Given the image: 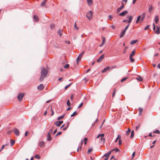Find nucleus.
Segmentation results:
<instances>
[{
  "label": "nucleus",
  "instance_id": "1",
  "mask_svg": "<svg viewBox=\"0 0 160 160\" xmlns=\"http://www.w3.org/2000/svg\"><path fill=\"white\" fill-rule=\"evenodd\" d=\"M48 73V71L44 68H42L41 69V76L39 78L40 81H42L44 78L46 77Z\"/></svg>",
  "mask_w": 160,
  "mask_h": 160
},
{
  "label": "nucleus",
  "instance_id": "2",
  "mask_svg": "<svg viewBox=\"0 0 160 160\" xmlns=\"http://www.w3.org/2000/svg\"><path fill=\"white\" fill-rule=\"evenodd\" d=\"M145 16V13H143L142 14L141 16V17L140 15L137 18V20L136 22L138 23L139 21L140 23L142 22L144 19Z\"/></svg>",
  "mask_w": 160,
  "mask_h": 160
},
{
  "label": "nucleus",
  "instance_id": "3",
  "mask_svg": "<svg viewBox=\"0 0 160 160\" xmlns=\"http://www.w3.org/2000/svg\"><path fill=\"white\" fill-rule=\"evenodd\" d=\"M136 53V51H132L131 52L129 55V59L130 60V62H133L134 61V59L133 58V57L135 55Z\"/></svg>",
  "mask_w": 160,
  "mask_h": 160
},
{
  "label": "nucleus",
  "instance_id": "4",
  "mask_svg": "<svg viewBox=\"0 0 160 160\" xmlns=\"http://www.w3.org/2000/svg\"><path fill=\"white\" fill-rule=\"evenodd\" d=\"M104 136V134H99L97 138H98L99 137H101V138H100V142L101 143L102 142L103 144H104L105 141V139L104 138H103Z\"/></svg>",
  "mask_w": 160,
  "mask_h": 160
},
{
  "label": "nucleus",
  "instance_id": "5",
  "mask_svg": "<svg viewBox=\"0 0 160 160\" xmlns=\"http://www.w3.org/2000/svg\"><path fill=\"white\" fill-rule=\"evenodd\" d=\"M92 11H88L86 14V17L88 20H91L92 18Z\"/></svg>",
  "mask_w": 160,
  "mask_h": 160
},
{
  "label": "nucleus",
  "instance_id": "6",
  "mask_svg": "<svg viewBox=\"0 0 160 160\" xmlns=\"http://www.w3.org/2000/svg\"><path fill=\"white\" fill-rule=\"evenodd\" d=\"M84 51L82 52L80 54H79V56L77 57V60H76V62H77V64H78V62L81 60V59L82 58L83 55H84Z\"/></svg>",
  "mask_w": 160,
  "mask_h": 160
},
{
  "label": "nucleus",
  "instance_id": "7",
  "mask_svg": "<svg viewBox=\"0 0 160 160\" xmlns=\"http://www.w3.org/2000/svg\"><path fill=\"white\" fill-rule=\"evenodd\" d=\"M24 95L23 93H20L17 96V98L19 101L20 102L22 100Z\"/></svg>",
  "mask_w": 160,
  "mask_h": 160
},
{
  "label": "nucleus",
  "instance_id": "8",
  "mask_svg": "<svg viewBox=\"0 0 160 160\" xmlns=\"http://www.w3.org/2000/svg\"><path fill=\"white\" fill-rule=\"evenodd\" d=\"M13 132L17 136L19 135L20 132L19 130L17 128H15L13 129Z\"/></svg>",
  "mask_w": 160,
  "mask_h": 160
},
{
  "label": "nucleus",
  "instance_id": "9",
  "mask_svg": "<svg viewBox=\"0 0 160 160\" xmlns=\"http://www.w3.org/2000/svg\"><path fill=\"white\" fill-rule=\"evenodd\" d=\"M105 56L104 54H103L100 56L97 60V61L98 62H100L102 61L103 59L104 58Z\"/></svg>",
  "mask_w": 160,
  "mask_h": 160
},
{
  "label": "nucleus",
  "instance_id": "10",
  "mask_svg": "<svg viewBox=\"0 0 160 160\" xmlns=\"http://www.w3.org/2000/svg\"><path fill=\"white\" fill-rule=\"evenodd\" d=\"M128 13V11H124L120 13L119 14V15L121 16L122 17H124L125 16L126 14H127Z\"/></svg>",
  "mask_w": 160,
  "mask_h": 160
},
{
  "label": "nucleus",
  "instance_id": "11",
  "mask_svg": "<svg viewBox=\"0 0 160 160\" xmlns=\"http://www.w3.org/2000/svg\"><path fill=\"white\" fill-rule=\"evenodd\" d=\"M157 30L155 31V33L157 34H159L160 33V27L156 26Z\"/></svg>",
  "mask_w": 160,
  "mask_h": 160
},
{
  "label": "nucleus",
  "instance_id": "12",
  "mask_svg": "<svg viewBox=\"0 0 160 160\" xmlns=\"http://www.w3.org/2000/svg\"><path fill=\"white\" fill-rule=\"evenodd\" d=\"M44 88V86L42 84H40L37 87L38 89L39 90H42Z\"/></svg>",
  "mask_w": 160,
  "mask_h": 160
},
{
  "label": "nucleus",
  "instance_id": "13",
  "mask_svg": "<svg viewBox=\"0 0 160 160\" xmlns=\"http://www.w3.org/2000/svg\"><path fill=\"white\" fill-rule=\"evenodd\" d=\"M110 67L109 66H107L106 68H104L102 71V73L105 72L109 70L110 69Z\"/></svg>",
  "mask_w": 160,
  "mask_h": 160
},
{
  "label": "nucleus",
  "instance_id": "14",
  "mask_svg": "<svg viewBox=\"0 0 160 160\" xmlns=\"http://www.w3.org/2000/svg\"><path fill=\"white\" fill-rule=\"evenodd\" d=\"M88 5L89 6H90L92 5V0H87Z\"/></svg>",
  "mask_w": 160,
  "mask_h": 160
},
{
  "label": "nucleus",
  "instance_id": "15",
  "mask_svg": "<svg viewBox=\"0 0 160 160\" xmlns=\"http://www.w3.org/2000/svg\"><path fill=\"white\" fill-rule=\"evenodd\" d=\"M112 152V151H109L108 153H106L104 154V155L103 156V157H105L106 158H109V155L111 154V153Z\"/></svg>",
  "mask_w": 160,
  "mask_h": 160
},
{
  "label": "nucleus",
  "instance_id": "16",
  "mask_svg": "<svg viewBox=\"0 0 160 160\" xmlns=\"http://www.w3.org/2000/svg\"><path fill=\"white\" fill-rule=\"evenodd\" d=\"M125 32L126 31L124 30H122L120 35L119 36L120 38H122L124 36V35L125 33Z\"/></svg>",
  "mask_w": 160,
  "mask_h": 160
},
{
  "label": "nucleus",
  "instance_id": "17",
  "mask_svg": "<svg viewBox=\"0 0 160 160\" xmlns=\"http://www.w3.org/2000/svg\"><path fill=\"white\" fill-rule=\"evenodd\" d=\"M33 18L34 19V20L35 21L37 22L39 21V18L36 15H34L33 16Z\"/></svg>",
  "mask_w": 160,
  "mask_h": 160
},
{
  "label": "nucleus",
  "instance_id": "18",
  "mask_svg": "<svg viewBox=\"0 0 160 160\" xmlns=\"http://www.w3.org/2000/svg\"><path fill=\"white\" fill-rule=\"evenodd\" d=\"M127 18L129 19V20L128 21V22L130 23L131 22L132 19V17L131 15L129 16H128Z\"/></svg>",
  "mask_w": 160,
  "mask_h": 160
},
{
  "label": "nucleus",
  "instance_id": "19",
  "mask_svg": "<svg viewBox=\"0 0 160 160\" xmlns=\"http://www.w3.org/2000/svg\"><path fill=\"white\" fill-rule=\"evenodd\" d=\"M47 140L50 141L51 140L52 138L51 136V134L48 133L47 135Z\"/></svg>",
  "mask_w": 160,
  "mask_h": 160
},
{
  "label": "nucleus",
  "instance_id": "20",
  "mask_svg": "<svg viewBox=\"0 0 160 160\" xmlns=\"http://www.w3.org/2000/svg\"><path fill=\"white\" fill-rule=\"evenodd\" d=\"M153 9V8L152 7V5H150L149 7L148 8V11L149 12H150L152 11Z\"/></svg>",
  "mask_w": 160,
  "mask_h": 160
},
{
  "label": "nucleus",
  "instance_id": "21",
  "mask_svg": "<svg viewBox=\"0 0 160 160\" xmlns=\"http://www.w3.org/2000/svg\"><path fill=\"white\" fill-rule=\"evenodd\" d=\"M10 142L11 146H13V145L14 144L15 141V140H14L10 139Z\"/></svg>",
  "mask_w": 160,
  "mask_h": 160
},
{
  "label": "nucleus",
  "instance_id": "22",
  "mask_svg": "<svg viewBox=\"0 0 160 160\" xmlns=\"http://www.w3.org/2000/svg\"><path fill=\"white\" fill-rule=\"evenodd\" d=\"M46 2L47 0H44L43 1L41 4V6L42 7L44 6L46 3Z\"/></svg>",
  "mask_w": 160,
  "mask_h": 160
},
{
  "label": "nucleus",
  "instance_id": "23",
  "mask_svg": "<svg viewBox=\"0 0 160 160\" xmlns=\"http://www.w3.org/2000/svg\"><path fill=\"white\" fill-rule=\"evenodd\" d=\"M54 124L58 127H59L61 125L58 121L55 122Z\"/></svg>",
  "mask_w": 160,
  "mask_h": 160
},
{
  "label": "nucleus",
  "instance_id": "24",
  "mask_svg": "<svg viewBox=\"0 0 160 160\" xmlns=\"http://www.w3.org/2000/svg\"><path fill=\"white\" fill-rule=\"evenodd\" d=\"M138 40H135L133 41H132L130 42L131 44H133L136 43L137 42Z\"/></svg>",
  "mask_w": 160,
  "mask_h": 160
},
{
  "label": "nucleus",
  "instance_id": "25",
  "mask_svg": "<svg viewBox=\"0 0 160 160\" xmlns=\"http://www.w3.org/2000/svg\"><path fill=\"white\" fill-rule=\"evenodd\" d=\"M105 38L103 37L102 38V44L100 45V46H101L102 45H103L105 43Z\"/></svg>",
  "mask_w": 160,
  "mask_h": 160
},
{
  "label": "nucleus",
  "instance_id": "26",
  "mask_svg": "<svg viewBox=\"0 0 160 160\" xmlns=\"http://www.w3.org/2000/svg\"><path fill=\"white\" fill-rule=\"evenodd\" d=\"M44 142H39L38 145L40 147H42L44 146Z\"/></svg>",
  "mask_w": 160,
  "mask_h": 160
},
{
  "label": "nucleus",
  "instance_id": "27",
  "mask_svg": "<svg viewBox=\"0 0 160 160\" xmlns=\"http://www.w3.org/2000/svg\"><path fill=\"white\" fill-rule=\"evenodd\" d=\"M159 20V18L158 16H156L155 17V22L156 23H157L158 21Z\"/></svg>",
  "mask_w": 160,
  "mask_h": 160
},
{
  "label": "nucleus",
  "instance_id": "28",
  "mask_svg": "<svg viewBox=\"0 0 160 160\" xmlns=\"http://www.w3.org/2000/svg\"><path fill=\"white\" fill-rule=\"evenodd\" d=\"M65 115V114H63L61 116L58 117V118L57 119L58 120H60V119H62L64 117Z\"/></svg>",
  "mask_w": 160,
  "mask_h": 160
},
{
  "label": "nucleus",
  "instance_id": "29",
  "mask_svg": "<svg viewBox=\"0 0 160 160\" xmlns=\"http://www.w3.org/2000/svg\"><path fill=\"white\" fill-rule=\"evenodd\" d=\"M134 135V131L132 130L131 132V137H130V138H133Z\"/></svg>",
  "mask_w": 160,
  "mask_h": 160
},
{
  "label": "nucleus",
  "instance_id": "30",
  "mask_svg": "<svg viewBox=\"0 0 160 160\" xmlns=\"http://www.w3.org/2000/svg\"><path fill=\"white\" fill-rule=\"evenodd\" d=\"M113 151H115V152H117L119 151V149L118 148H115L113 149H112L111 151L112 152Z\"/></svg>",
  "mask_w": 160,
  "mask_h": 160
},
{
  "label": "nucleus",
  "instance_id": "31",
  "mask_svg": "<svg viewBox=\"0 0 160 160\" xmlns=\"http://www.w3.org/2000/svg\"><path fill=\"white\" fill-rule=\"evenodd\" d=\"M123 9V8H122L121 7H120L119 8H117V13H119L121 10H122Z\"/></svg>",
  "mask_w": 160,
  "mask_h": 160
},
{
  "label": "nucleus",
  "instance_id": "32",
  "mask_svg": "<svg viewBox=\"0 0 160 160\" xmlns=\"http://www.w3.org/2000/svg\"><path fill=\"white\" fill-rule=\"evenodd\" d=\"M131 131V129H130V128H128V131H126V135H128L129 134V133H130V132Z\"/></svg>",
  "mask_w": 160,
  "mask_h": 160
},
{
  "label": "nucleus",
  "instance_id": "33",
  "mask_svg": "<svg viewBox=\"0 0 160 160\" xmlns=\"http://www.w3.org/2000/svg\"><path fill=\"white\" fill-rule=\"evenodd\" d=\"M142 110V109L141 108H139V115H141Z\"/></svg>",
  "mask_w": 160,
  "mask_h": 160
},
{
  "label": "nucleus",
  "instance_id": "34",
  "mask_svg": "<svg viewBox=\"0 0 160 160\" xmlns=\"http://www.w3.org/2000/svg\"><path fill=\"white\" fill-rule=\"evenodd\" d=\"M74 27L77 30H78L79 29V28H78L76 25V22L75 23V24L74 25Z\"/></svg>",
  "mask_w": 160,
  "mask_h": 160
},
{
  "label": "nucleus",
  "instance_id": "35",
  "mask_svg": "<svg viewBox=\"0 0 160 160\" xmlns=\"http://www.w3.org/2000/svg\"><path fill=\"white\" fill-rule=\"evenodd\" d=\"M62 30H59L58 31V33L59 34L60 36H61L62 34Z\"/></svg>",
  "mask_w": 160,
  "mask_h": 160
},
{
  "label": "nucleus",
  "instance_id": "36",
  "mask_svg": "<svg viewBox=\"0 0 160 160\" xmlns=\"http://www.w3.org/2000/svg\"><path fill=\"white\" fill-rule=\"evenodd\" d=\"M69 67V65L68 64H66L64 66V67L65 68H68Z\"/></svg>",
  "mask_w": 160,
  "mask_h": 160
},
{
  "label": "nucleus",
  "instance_id": "37",
  "mask_svg": "<svg viewBox=\"0 0 160 160\" xmlns=\"http://www.w3.org/2000/svg\"><path fill=\"white\" fill-rule=\"evenodd\" d=\"M137 80L139 81H142V78L140 77H138L137 78Z\"/></svg>",
  "mask_w": 160,
  "mask_h": 160
},
{
  "label": "nucleus",
  "instance_id": "38",
  "mask_svg": "<svg viewBox=\"0 0 160 160\" xmlns=\"http://www.w3.org/2000/svg\"><path fill=\"white\" fill-rule=\"evenodd\" d=\"M77 114V113L76 111L74 112L71 115V117H72L73 116L76 115Z\"/></svg>",
  "mask_w": 160,
  "mask_h": 160
},
{
  "label": "nucleus",
  "instance_id": "39",
  "mask_svg": "<svg viewBox=\"0 0 160 160\" xmlns=\"http://www.w3.org/2000/svg\"><path fill=\"white\" fill-rule=\"evenodd\" d=\"M153 133H158V134H159L160 133V131L158 130H156L154 131L153 132Z\"/></svg>",
  "mask_w": 160,
  "mask_h": 160
},
{
  "label": "nucleus",
  "instance_id": "40",
  "mask_svg": "<svg viewBox=\"0 0 160 160\" xmlns=\"http://www.w3.org/2000/svg\"><path fill=\"white\" fill-rule=\"evenodd\" d=\"M70 103L69 101V100L68 99V100L67 102V104L68 106H69L70 105Z\"/></svg>",
  "mask_w": 160,
  "mask_h": 160
},
{
  "label": "nucleus",
  "instance_id": "41",
  "mask_svg": "<svg viewBox=\"0 0 160 160\" xmlns=\"http://www.w3.org/2000/svg\"><path fill=\"white\" fill-rule=\"evenodd\" d=\"M84 144L86 145L87 144V142L88 140V138H85L84 139Z\"/></svg>",
  "mask_w": 160,
  "mask_h": 160
},
{
  "label": "nucleus",
  "instance_id": "42",
  "mask_svg": "<svg viewBox=\"0 0 160 160\" xmlns=\"http://www.w3.org/2000/svg\"><path fill=\"white\" fill-rule=\"evenodd\" d=\"M72 84V83H70L68 85L66 86L65 87V89H66L69 86Z\"/></svg>",
  "mask_w": 160,
  "mask_h": 160
},
{
  "label": "nucleus",
  "instance_id": "43",
  "mask_svg": "<svg viewBox=\"0 0 160 160\" xmlns=\"http://www.w3.org/2000/svg\"><path fill=\"white\" fill-rule=\"evenodd\" d=\"M35 157L39 159L40 157L39 155L37 154L35 156Z\"/></svg>",
  "mask_w": 160,
  "mask_h": 160
},
{
  "label": "nucleus",
  "instance_id": "44",
  "mask_svg": "<svg viewBox=\"0 0 160 160\" xmlns=\"http://www.w3.org/2000/svg\"><path fill=\"white\" fill-rule=\"evenodd\" d=\"M140 124H139L138 125L136 126V127L135 130L137 131L138 128H140Z\"/></svg>",
  "mask_w": 160,
  "mask_h": 160
},
{
  "label": "nucleus",
  "instance_id": "45",
  "mask_svg": "<svg viewBox=\"0 0 160 160\" xmlns=\"http://www.w3.org/2000/svg\"><path fill=\"white\" fill-rule=\"evenodd\" d=\"M121 136L120 135H118L117 137V139H119V140H121Z\"/></svg>",
  "mask_w": 160,
  "mask_h": 160
},
{
  "label": "nucleus",
  "instance_id": "46",
  "mask_svg": "<svg viewBox=\"0 0 160 160\" xmlns=\"http://www.w3.org/2000/svg\"><path fill=\"white\" fill-rule=\"evenodd\" d=\"M83 103L82 102L78 106V108H80L81 107H82L83 105Z\"/></svg>",
  "mask_w": 160,
  "mask_h": 160
},
{
  "label": "nucleus",
  "instance_id": "47",
  "mask_svg": "<svg viewBox=\"0 0 160 160\" xmlns=\"http://www.w3.org/2000/svg\"><path fill=\"white\" fill-rule=\"evenodd\" d=\"M129 26V24L123 30H124L125 31H126L127 30V29H128V27Z\"/></svg>",
  "mask_w": 160,
  "mask_h": 160
},
{
  "label": "nucleus",
  "instance_id": "48",
  "mask_svg": "<svg viewBox=\"0 0 160 160\" xmlns=\"http://www.w3.org/2000/svg\"><path fill=\"white\" fill-rule=\"evenodd\" d=\"M92 148L89 149L88 151V153H90L91 152H92Z\"/></svg>",
  "mask_w": 160,
  "mask_h": 160
},
{
  "label": "nucleus",
  "instance_id": "49",
  "mask_svg": "<svg viewBox=\"0 0 160 160\" xmlns=\"http://www.w3.org/2000/svg\"><path fill=\"white\" fill-rule=\"evenodd\" d=\"M127 78H122V79H121V82H122L123 81H125L127 79Z\"/></svg>",
  "mask_w": 160,
  "mask_h": 160
},
{
  "label": "nucleus",
  "instance_id": "50",
  "mask_svg": "<svg viewBox=\"0 0 160 160\" xmlns=\"http://www.w3.org/2000/svg\"><path fill=\"white\" fill-rule=\"evenodd\" d=\"M149 25H148V26H146L145 28H144V30H147L148 28H149Z\"/></svg>",
  "mask_w": 160,
  "mask_h": 160
},
{
  "label": "nucleus",
  "instance_id": "51",
  "mask_svg": "<svg viewBox=\"0 0 160 160\" xmlns=\"http://www.w3.org/2000/svg\"><path fill=\"white\" fill-rule=\"evenodd\" d=\"M111 28H112V29H115V28H116V27H115L114 25H111Z\"/></svg>",
  "mask_w": 160,
  "mask_h": 160
},
{
  "label": "nucleus",
  "instance_id": "52",
  "mask_svg": "<svg viewBox=\"0 0 160 160\" xmlns=\"http://www.w3.org/2000/svg\"><path fill=\"white\" fill-rule=\"evenodd\" d=\"M62 133V132H58L57 134L56 135V137L57 136L60 135Z\"/></svg>",
  "mask_w": 160,
  "mask_h": 160
},
{
  "label": "nucleus",
  "instance_id": "53",
  "mask_svg": "<svg viewBox=\"0 0 160 160\" xmlns=\"http://www.w3.org/2000/svg\"><path fill=\"white\" fill-rule=\"evenodd\" d=\"M122 142V141L121 140H119L118 144L120 145H121Z\"/></svg>",
  "mask_w": 160,
  "mask_h": 160
},
{
  "label": "nucleus",
  "instance_id": "54",
  "mask_svg": "<svg viewBox=\"0 0 160 160\" xmlns=\"http://www.w3.org/2000/svg\"><path fill=\"white\" fill-rule=\"evenodd\" d=\"M108 18H109V19L110 20H111L112 19V16L111 15H110L109 16Z\"/></svg>",
  "mask_w": 160,
  "mask_h": 160
},
{
  "label": "nucleus",
  "instance_id": "55",
  "mask_svg": "<svg viewBox=\"0 0 160 160\" xmlns=\"http://www.w3.org/2000/svg\"><path fill=\"white\" fill-rule=\"evenodd\" d=\"M122 8H124V4L123 2H122V5L121 6Z\"/></svg>",
  "mask_w": 160,
  "mask_h": 160
},
{
  "label": "nucleus",
  "instance_id": "56",
  "mask_svg": "<svg viewBox=\"0 0 160 160\" xmlns=\"http://www.w3.org/2000/svg\"><path fill=\"white\" fill-rule=\"evenodd\" d=\"M52 128H51L49 131L48 132V133H49L50 134H51V133H52Z\"/></svg>",
  "mask_w": 160,
  "mask_h": 160
},
{
  "label": "nucleus",
  "instance_id": "57",
  "mask_svg": "<svg viewBox=\"0 0 160 160\" xmlns=\"http://www.w3.org/2000/svg\"><path fill=\"white\" fill-rule=\"evenodd\" d=\"M135 152H134L133 153H132V159L135 156Z\"/></svg>",
  "mask_w": 160,
  "mask_h": 160
},
{
  "label": "nucleus",
  "instance_id": "58",
  "mask_svg": "<svg viewBox=\"0 0 160 160\" xmlns=\"http://www.w3.org/2000/svg\"><path fill=\"white\" fill-rule=\"evenodd\" d=\"M115 91H114L112 93V97H113L115 95Z\"/></svg>",
  "mask_w": 160,
  "mask_h": 160
},
{
  "label": "nucleus",
  "instance_id": "59",
  "mask_svg": "<svg viewBox=\"0 0 160 160\" xmlns=\"http://www.w3.org/2000/svg\"><path fill=\"white\" fill-rule=\"evenodd\" d=\"M98 120V119H97L95 121V122H94V123H92V125H94V124H95V123Z\"/></svg>",
  "mask_w": 160,
  "mask_h": 160
},
{
  "label": "nucleus",
  "instance_id": "60",
  "mask_svg": "<svg viewBox=\"0 0 160 160\" xmlns=\"http://www.w3.org/2000/svg\"><path fill=\"white\" fill-rule=\"evenodd\" d=\"M50 27H51V28H53L54 27V24H52L51 25Z\"/></svg>",
  "mask_w": 160,
  "mask_h": 160
},
{
  "label": "nucleus",
  "instance_id": "61",
  "mask_svg": "<svg viewBox=\"0 0 160 160\" xmlns=\"http://www.w3.org/2000/svg\"><path fill=\"white\" fill-rule=\"evenodd\" d=\"M28 133V131H26L25 133V136H27V134Z\"/></svg>",
  "mask_w": 160,
  "mask_h": 160
},
{
  "label": "nucleus",
  "instance_id": "62",
  "mask_svg": "<svg viewBox=\"0 0 160 160\" xmlns=\"http://www.w3.org/2000/svg\"><path fill=\"white\" fill-rule=\"evenodd\" d=\"M148 136H149V137H154V136H152V133H150L148 135Z\"/></svg>",
  "mask_w": 160,
  "mask_h": 160
},
{
  "label": "nucleus",
  "instance_id": "63",
  "mask_svg": "<svg viewBox=\"0 0 160 160\" xmlns=\"http://www.w3.org/2000/svg\"><path fill=\"white\" fill-rule=\"evenodd\" d=\"M70 99L71 100H72L73 98V95H72L70 97Z\"/></svg>",
  "mask_w": 160,
  "mask_h": 160
},
{
  "label": "nucleus",
  "instance_id": "64",
  "mask_svg": "<svg viewBox=\"0 0 160 160\" xmlns=\"http://www.w3.org/2000/svg\"><path fill=\"white\" fill-rule=\"evenodd\" d=\"M157 67L159 68L160 69V63L158 64Z\"/></svg>",
  "mask_w": 160,
  "mask_h": 160
}]
</instances>
